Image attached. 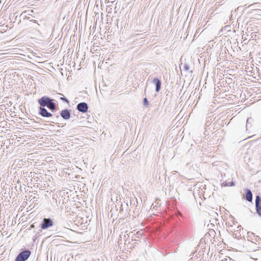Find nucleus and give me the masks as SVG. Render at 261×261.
Instances as JSON below:
<instances>
[{"label":"nucleus","mask_w":261,"mask_h":261,"mask_svg":"<svg viewBox=\"0 0 261 261\" xmlns=\"http://www.w3.org/2000/svg\"><path fill=\"white\" fill-rule=\"evenodd\" d=\"M88 105L85 102H81L78 104L77 106V110L83 113H85L88 110Z\"/></svg>","instance_id":"nucleus-4"},{"label":"nucleus","mask_w":261,"mask_h":261,"mask_svg":"<svg viewBox=\"0 0 261 261\" xmlns=\"http://www.w3.org/2000/svg\"><path fill=\"white\" fill-rule=\"evenodd\" d=\"M61 115L65 119H68L70 117V113L67 110H64L62 111Z\"/></svg>","instance_id":"nucleus-6"},{"label":"nucleus","mask_w":261,"mask_h":261,"mask_svg":"<svg viewBox=\"0 0 261 261\" xmlns=\"http://www.w3.org/2000/svg\"><path fill=\"white\" fill-rule=\"evenodd\" d=\"M53 225V222L50 219L44 218L41 224V228L44 229Z\"/></svg>","instance_id":"nucleus-3"},{"label":"nucleus","mask_w":261,"mask_h":261,"mask_svg":"<svg viewBox=\"0 0 261 261\" xmlns=\"http://www.w3.org/2000/svg\"><path fill=\"white\" fill-rule=\"evenodd\" d=\"M61 100H63V101H66V102H68V100H67V99H66L65 98H64V97H61Z\"/></svg>","instance_id":"nucleus-14"},{"label":"nucleus","mask_w":261,"mask_h":261,"mask_svg":"<svg viewBox=\"0 0 261 261\" xmlns=\"http://www.w3.org/2000/svg\"><path fill=\"white\" fill-rule=\"evenodd\" d=\"M144 103L145 105H147L148 104V100H147V99L146 98H145L144 99Z\"/></svg>","instance_id":"nucleus-13"},{"label":"nucleus","mask_w":261,"mask_h":261,"mask_svg":"<svg viewBox=\"0 0 261 261\" xmlns=\"http://www.w3.org/2000/svg\"><path fill=\"white\" fill-rule=\"evenodd\" d=\"M39 110V114L43 117H49L52 116L51 114L48 112L44 108L40 107Z\"/></svg>","instance_id":"nucleus-5"},{"label":"nucleus","mask_w":261,"mask_h":261,"mask_svg":"<svg viewBox=\"0 0 261 261\" xmlns=\"http://www.w3.org/2000/svg\"><path fill=\"white\" fill-rule=\"evenodd\" d=\"M222 185L223 186L226 187V186H229V184H228V182H227L226 181H225V182H223L222 184Z\"/></svg>","instance_id":"nucleus-11"},{"label":"nucleus","mask_w":261,"mask_h":261,"mask_svg":"<svg viewBox=\"0 0 261 261\" xmlns=\"http://www.w3.org/2000/svg\"><path fill=\"white\" fill-rule=\"evenodd\" d=\"M153 83L156 85V91L159 92L161 87V82L158 78H154L153 80Z\"/></svg>","instance_id":"nucleus-8"},{"label":"nucleus","mask_w":261,"mask_h":261,"mask_svg":"<svg viewBox=\"0 0 261 261\" xmlns=\"http://www.w3.org/2000/svg\"><path fill=\"white\" fill-rule=\"evenodd\" d=\"M260 197L258 196H256V199H255V205H256V210L259 214L261 212V206H260Z\"/></svg>","instance_id":"nucleus-7"},{"label":"nucleus","mask_w":261,"mask_h":261,"mask_svg":"<svg viewBox=\"0 0 261 261\" xmlns=\"http://www.w3.org/2000/svg\"><path fill=\"white\" fill-rule=\"evenodd\" d=\"M245 198L247 200L251 201L252 199V194L250 190H247Z\"/></svg>","instance_id":"nucleus-9"},{"label":"nucleus","mask_w":261,"mask_h":261,"mask_svg":"<svg viewBox=\"0 0 261 261\" xmlns=\"http://www.w3.org/2000/svg\"><path fill=\"white\" fill-rule=\"evenodd\" d=\"M228 184H229V186H231V187H232V186H234V182H233V181H231V182H228Z\"/></svg>","instance_id":"nucleus-12"},{"label":"nucleus","mask_w":261,"mask_h":261,"mask_svg":"<svg viewBox=\"0 0 261 261\" xmlns=\"http://www.w3.org/2000/svg\"><path fill=\"white\" fill-rule=\"evenodd\" d=\"M52 101L49 97L43 96L38 100V102L42 107L47 106L49 103Z\"/></svg>","instance_id":"nucleus-2"},{"label":"nucleus","mask_w":261,"mask_h":261,"mask_svg":"<svg viewBox=\"0 0 261 261\" xmlns=\"http://www.w3.org/2000/svg\"><path fill=\"white\" fill-rule=\"evenodd\" d=\"M47 107L51 110H54L56 109L55 105L51 101H50Z\"/></svg>","instance_id":"nucleus-10"},{"label":"nucleus","mask_w":261,"mask_h":261,"mask_svg":"<svg viewBox=\"0 0 261 261\" xmlns=\"http://www.w3.org/2000/svg\"><path fill=\"white\" fill-rule=\"evenodd\" d=\"M31 255V251L25 250L19 253L15 259V261H25Z\"/></svg>","instance_id":"nucleus-1"}]
</instances>
